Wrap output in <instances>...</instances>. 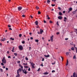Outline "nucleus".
<instances>
[{
    "mask_svg": "<svg viewBox=\"0 0 77 77\" xmlns=\"http://www.w3.org/2000/svg\"><path fill=\"white\" fill-rule=\"evenodd\" d=\"M21 71H22V69L19 68L17 71V73L18 74L20 72H21Z\"/></svg>",
    "mask_w": 77,
    "mask_h": 77,
    "instance_id": "nucleus-1",
    "label": "nucleus"
},
{
    "mask_svg": "<svg viewBox=\"0 0 77 77\" xmlns=\"http://www.w3.org/2000/svg\"><path fill=\"white\" fill-rule=\"evenodd\" d=\"M19 48L20 50H23V47L22 45H20L19 46Z\"/></svg>",
    "mask_w": 77,
    "mask_h": 77,
    "instance_id": "nucleus-2",
    "label": "nucleus"
},
{
    "mask_svg": "<svg viewBox=\"0 0 77 77\" xmlns=\"http://www.w3.org/2000/svg\"><path fill=\"white\" fill-rule=\"evenodd\" d=\"M54 36L52 35V36L50 37V40L51 41V42H53V37Z\"/></svg>",
    "mask_w": 77,
    "mask_h": 77,
    "instance_id": "nucleus-3",
    "label": "nucleus"
},
{
    "mask_svg": "<svg viewBox=\"0 0 77 77\" xmlns=\"http://www.w3.org/2000/svg\"><path fill=\"white\" fill-rule=\"evenodd\" d=\"M22 8H23V7L21 6H19L18 7V11H21V9H22Z\"/></svg>",
    "mask_w": 77,
    "mask_h": 77,
    "instance_id": "nucleus-4",
    "label": "nucleus"
},
{
    "mask_svg": "<svg viewBox=\"0 0 77 77\" xmlns=\"http://www.w3.org/2000/svg\"><path fill=\"white\" fill-rule=\"evenodd\" d=\"M2 62L4 63H6V60H2Z\"/></svg>",
    "mask_w": 77,
    "mask_h": 77,
    "instance_id": "nucleus-5",
    "label": "nucleus"
},
{
    "mask_svg": "<svg viewBox=\"0 0 77 77\" xmlns=\"http://www.w3.org/2000/svg\"><path fill=\"white\" fill-rule=\"evenodd\" d=\"M26 10H23L22 11V14H24L25 12H26Z\"/></svg>",
    "mask_w": 77,
    "mask_h": 77,
    "instance_id": "nucleus-6",
    "label": "nucleus"
},
{
    "mask_svg": "<svg viewBox=\"0 0 77 77\" xmlns=\"http://www.w3.org/2000/svg\"><path fill=\"white\" fill-rule=\"evenodd\" d=\"M44 32V31L42 29H40V34H42V33Z\"/></svg>",
    "mask_w": 77,
    "mask_h": 77,
    "instance_id": "nucleus-7",
    "label": "nucleus"
},
{
    "mask_svg": "<svg viewBox=\"0 0 77 77\" xmlns=\"http://www.w3.org/2000/svg\"><path fill=\"white\" fill-rule=\"evenodd\" d=\"M76 75L75 72L73 73V77H75V76H76Z\"/></svg>",
    "mask_w": 77,
    "mask_h": 77,
    "instance_id": "nucleus-8",
    "label": "nucleus"
},
{
    "mask_svg": "<svg viewBox=\"0 0 77 77\" xmlns=\"http://www.w3.org/2000/svg\"><path fill=\"white\" fill-rule=\"evenodd\" d=\"M58 18L59 20H61L62 19V16H59Z\"/></svg>",
    "mask_w": 77,
    "mask_h": 77,
    "instance_id": "nucleus-9",
    "label": "nucleus"
},
{
    "mask_svg": "<svg viewBox=\"0 0 77 77\" xmlns=\"http://www.w3.org/2000/svg\"><path fill=\"white\" fill-rule=\"evenodd\" d=\"M44 56L45 57H50V55H44Z\"/></svg>",
    "mask_w": 77,
    "mask_h": 77,
    "instance_id": "nucleus-10",
    "label": "nucleus"
},
{
    "mask_svg": "<svg viewBox=\"0 0 77 77\" xmlns=\"http://www.w3.org/2000/svg\"><path fill=\"white\" fill-rule=\"evenodd\" d=\"M35 23L36 26L38 25V21H36L35 22Z\"/></svg>",
    "mask_w": 77,
    "mask_h": 77,
    "instance_id": "nucleus-11",
    "label": "nucleus"
},
{
    "mask_svg": "<svg viewBox=\"0 0 77 77\" xmlns=\"http://www.w3.org/2000/svg\"><path fill=\"white\" fill-rule=\"evenodd\" d=\"M43 74L44 75H47L48 74V72H45V73H43Z\"/></svg>",
    "mask_w": 77,
    "mask_h": 77,
    "instance_id": "nucleus-12",
    "label": "nucleus"
},
{
    "mask_svg": "<svg viewBox=\"0 0 77 77\" xmlns=\"http://www.w3.org/2000/svg\"><path fill=\"white\" fill-rule=\"evenodd\" d=\"M46 18L48 19V20H50V18L49 17V16L48 15L46 16Z\"/></svg>",
    "mask_w": 77,
    "mask_h": 77,
    "instance_id": "nucleus-13",
    "label": "nucleus"
},
{
    "mask_svg": "<svg viewBox=\"0 0 77 77\" xmlns=\"http://www.w3.org/2000/svg\"><path fill=\"white\" fill-rule=\"evenodd\" d=\"M68 65V60H67V63L66 64V66H67V65Z\"/></svg>",
    "mask_w": 77,
    "mask_h": 77,
    "instance_id": "nucleus-14",
    "label": "nucleus"
},
{
    "mask_svg": "<svg viewBox=\"0 0 77 77\" xmlns=\"http://www.w3.org/2000/svg\"><path fill=\"white\" fill-rule=\"evenodd\" d=\"M47 2L48 4L49 3H50V1L49 0H47Z\"/></svg>",
    "mask_w": 77,
    "mask_h": 77,
    "instance_id": "nucleus-15",
    "label": "nucleus"
},
{
    "mask_svg": "<svg viewBox=\"0 0 77 77\" xmlns=\"http://www.w3.org/2000/svg\"><path fill=\"white\" fill-rule=\"evenodd\" d=\"M17 75L16 76V77H20V74H19V73L17 74Z\"/></svg>",
    "mask_w": 77,
    "mask_h": 77,
    "instance_id": "nucleus-16",
    "label": "nucleus"
},
{
    "mask_svg": "<svg viewBox=\"0 0 77 77\" xmlns=\"http://www.w3.org/2000/svg\"><path fill=\"white\" fill-rule=\"evenodd\" d=\"M59 15H62V13H61V12H59Z\"/></svg>",
    "mask_w": 77,
    "mask_h": 77,
    "instance_id": "nucleus-17",
    "label": "nucleus"
},
{
    "mask_svg": "<svg viewBox=\"0 0 77 77\" xmlns=\"http://www.w3.org/2000/svg\"><path fill=\"white\" fill-rule=\"evenodd\" d=\"M24 74H27V71H26V70H25V71L23 72Z\"/></svg>",
    "mask_w": 77,
    "mask_h": 77,
    "instance_id": "nucleus-18",
    "label": "nucleus"
},
{
    "mask_svg": "<svg viewBox=\"0 0 77 77\" xmlns=\"http://www.w3.org/2000/svg\"><path fill=\"white\" fill-rule=\"evenodd\" d=\"M71 49L72 50H74V48L72 47L71 48Z\"/></svg>",
    "mask_w": 77,
    "mask_h": 77,
    "instance_id": "nucleus-19",
    "label": "nucleus"
},
{
    "mask_svg": "<svg viewBox=\"0 0 77 77\" xmlns=\"http://www.w3.org/2000/svg\"><path fill=\"white\" fill-rule=\"evenodd\" d=\"M6 38H3L2 39V41H5V40H6Z\"/></svg>",
    "mask_w": 77,
    "mask_h": 77,
    "instance_id": "nucleus-20",
    "label": "nucleus"
},
{
    "mask_svg": "<svg viewBox=\"0 0 77 77\" xmlns=\"http://www.w3.org/2000/svg\"><path fill=\"white\" fill-rule=\"evenodd\" d=\"M69 10H70V11H72V8H69Z\"/></svg>",
    "mask_w": 77,
    "mask_h": 77,
    "instance_id": "nucleus-21",
    "label": "nucleus"
},
{
    "mask_svg": "<svg viewBox=\"0 0 77 77\" xmlns=\"http://www.w3.org/2000/svg\"><path fill=\"white\" fill-rule=\"evenodd\" d=\"M24 67L25 68H29V67L27 66H24Z\"/></svg>",
    "mask_w": 77,
    "mask_h": 77,
    "instance_id": "nucleus-22",
    "label": "nucleus"
},
{
    "mask_svg": "<svg viewBox=\"0 0 77 77\" xmlns=\"http://www.w3.org/2000/svg\"><path fill=\"white\" fill-rule=\"evenodd\" d=\"M31 65L32 66L33 65H35V64H34L32 62V63H31Z\"/></svg>",
    "mask_w": 77,
    "mask_h": 77,
    "instance_id": "nucleus-23",
    "label": "nucleus"
},
{
    "mask_svg": "<svg viewBox=\"0 0 77 77\" xmlns=\"http://www.w3.org/2000/svg\"><path fill=\"white\" fill-rule=\"evenodd\" d=\"M76 10H75V11H73V14H75V13H76Z\"/></svg>",
    "mask_w": 77,
    "mask_h": 77,
    "instance_id": "nucleus-24",
    "label": "nucleus"
},
{
    "mask_svg": "<svg viewBox=\"0 0 77 77\" xmlns=\"http://www.w3.org/2000/svg\"><path fill=\"white\" fill-rule=\"evenodd\" d=\"M35 42H38L39 41V40H38V39H36V40H35Z\"/></svg>",
    "mask_w": 77,
    "mask_h": 77,
    "instance_id": "nucleus-25",
    "label": "nucleus"
},
{
    "mask_svg": "<svg viewBox=\"0 0 77 77\" xmlns=\"http://www.w3.org/2000/svg\"><path fill=\"white\" fill-rule=\"evenodd\" d=\"M25 59L26 60H29V59H28V58H27V57H26L25 58Z\"/></svg>",
    "mask_w": 77,
    "mask_h": 77,
    "instance_id": "nucleus-26",
    "label": "nucleus"
},
{
    "mask_svg": "<svg viewBox=\"0 0 77 77\" xmlns=\"http://www.w3.org/2000/svg\"><path fill=\"white\" fill-rule=\"evenodd\" d=\"M73 59H76V57H75V55H74V57H73Z\"/></svg>",
    "mask_w": 77,
    "mask_h": 77,
    "instance_id": "nucleus-27",
    "label": "nucleus"
},
{
    "mask_svg": "<svg viewBox=\"0 0 77 77\" xmlns=\"http://www.w3.org/2000/svg\"><path fill=\"white\" fill-rule=\"evenodd\" d=\"M1 65H2V66H4V64L2 62V63H1Z\"/></svg>",
    "mask_w": 77,
    "mask_h": 77,
    "instance_id": "nucleus-28",
    "label": "nucleus"
},
{
    "mask_svg": "<svg viewBox=\"0 0 77 77\" xmlns=\"http://www.w3.org/2000/svg\"><path fill=\"white\" fill-rule=\"evenodd\" d=\"M23 65H27V63H23Z\"/></svg>",
    "mask_w": 77,
    "mask_h": 77,
    "instance_id": "nucleus-29",
    "label": "nucleus"
},
{
    "mask_svg": "<svg viewBox=\"0 0 77 77\" xmlns=\"http://www.w3.org/2000/svg\"><path fill=\"white\" fill-rule=\"evenodd\" d=\"M19 37H21L22 36V34H20L19 35Z\"/></svg>",
    "mask_w": 77,
    "mask_h": 77,
    "instance_id": "nucleus-30",
    "label": "nucleus"
},
{
    "mask_svg": "<svg viewBox=\"0 0 77 77\" xmlns=\"http://www.w3.org/2000/svg\"><path fill=\"white\" fill-rule=\"evenodd\" d=\"M14 54L15 55V56H17V54L15 53H14Z\"/></svg>",
    "mask_w": 77,
    "mask_h": 77,
    "instance_id": "nucleus-31",
    "label": "nucleus"
},
{
    "mask_svg": "<svg viewBox=\"0 0 77 77\" xmlns=\"http://www.w3.org/2000/svg\"><path fill=\"white\" fill-rule=\"evenodd\" d=\"M35 65H33V66H32V68H35Z\"/></svg>",
    "mask_w": 77,
    "mask_h": 77,
    "instance_id": "nucleus-32",
    "label": "nucleus"
},
{
    "mask_svg": "<svg viewBox=\"0 0 77 77\" xmlns=\"http://www.w3.org/2000/svg\"><path fill=\"white\" fill-rule=\"evenodd\" d=\"M0 71H1V72H3V69H0Z\"/></svg>",
    "mask_w": 77,
    "mask_h": 77,
    "instance_id": "nucleus-33",
    "label": "nucleus"
},
{
    "mask_svg": "<svg viewBox=\"0 0 77 77\" xmlns=\"http://www.w3.org/2000/svg\"><path fill=\"white\" fill-rule=\"evenodd\" d=\"M58 23H59V22L58 21L57 22V26H59V24Z\"/></svg>",
    "mask_w": 77,
    "mask_h": 77,
    "instance_id": "nucleus-34",
    "label": "nucleus"
},
{
    "mask_svg": "<svg viewBox=\"0 0 77 77\" xmlns=\"http://www.w3.org/2000/svg\"><path fill=\"white\" fill-rule=\"evenodd\" d=\"M39 7H38L37 6H36V8L37 9V10L39 9Z\"/></svg>",
    "mask_w": 77,
    "mask_h": 77,
    "instance_id": "nucleus-35",
    "label": "nucleus"
},
{
    "mask_svg": "<svg viewBox=\"0 0 77 77\" xmlns=\"http://www.w3.org/2000/svg\"><path fill=\"white\" fill-rule=\"evenodd\" d=\"M38 14H41V12L40 11L38 12Z\"/></svg>",
    "mask_w": 77,
    "mask_h": 77,
    "instance_id": "nucleus-36",
    "label": "nucleus"
},
{
    "mask_svg": "<svg viewBox=\"0 0 77 77\" xmlns=\"http://www.w3.org/2000/svg\"><path fill=\"white\" fill-rule=\"evenodd\" d=\"M10 39H11V40H12L13 41H14V38H10Z\"/></svg>",
    "mask_w": 77,
    "mask_h": 77,
    "instance_id": "nucleus-37",
    "label": "nucleus"
},
{
    "mask_svg": "<svg viewBox=\"0 0 77 77\" xmlns=\"http://www.w3.org/2000/svg\"><path fill=\"white\" fill-rule=\"evenodd\" d=\"M21 68L22 69V70H23V66H21Z\"/></svg>",
    "mask_w": 77,
    "mask_h": 77,
    "instance_id": "nucleus-38",
    "label": "nucleus"
},
{
    "mask_svg": "<svg viewBox=\"0 0 77 77\" xmlns=\"http://www.w3.org/2000/svg\"><path fill=\"white\" fill-rule=\"evenodd\" d=\"M55 5H56L55 4H51V6H55Z\"/></svg>",
    "mask_w": 77,
    "mask_h": 77,
    "instance_id": "nucleus-39",
    "label": "nucleus"
},
{
    "mask_svg": "<svg viewBox=\"0 0 77 77\" xmlns=\"http://www.w3.org/2000/svg\"><path fill=\"white\" fill-rule=\"evenodd\" d=\"M22 44H25V42L24 41H23V42H22Z\"/></svg>",
    "mask_w": 77,
    "mask_h": 77,
    "instance_id": "nucleus-40",
    "label": "nucleus"
},
{
    "mask_svg": "<svg viewBox=\"0 0 77 77\" xmlns=\"http://www.w3.org/2000/svg\"><path fill=\"white\" fill-rule=\"evenodd\" d=\"M66 55H68V54H69V52H66Z\"/></svg>",
    "mask_w": 77,
    "mask_h": 77,
    "instance_id": "nucleus-41",
    "label": "nucleus"
},
{
    "mask_svg": "<svg viewBox=\"0 0 77 77\" xmlns=\"http://www.w3.org/2000/svg\"><path fill=\"white\" fill-rule=\"evenodd\" d=\"M42 61H44V58H42Z\"/></svg>",
    "mask_w": 77,
    "mask_h": 77,
    "instance_id": "nucleus-42",
    "label": "nucleus"
},
{
    "mask_svg": "<svg viewBox=\"0 0 77 77\" xmlns=\"http://www.w3.org/2000/svg\"><path fill=\"white\" fill-rule=\"evenodd\" d=\"M58 9L59 10H61V8L60 7L58 8Z\"/></svg>",
    "mask_w": 77,
    "mask_h": 77,
    "instance_id": "nucleus-43",
    "label": "nucleus"
},
{
    "mask_svg": "<svg viewBox=\"0 0 77 77\" xmlns=\"http://www.w3.org/2000/svg\"><path fill=\"white\" fill-rule=\"evenodd\" d=\"M52 2H56V0H52Z\"/></svg>",
    "mask_w": 77,
    "mask_h": 77,
    "instance_id": "nucleus-44",
    "label": "nucleus"
},
{
    "mask_svg": "<svg viewBox=\"0 0 77 77\" xmlns=\"http://www.w3.org/2000/svg\"><path fill=\"white\" fill-rule=\"evenodd\" d=\"M60 33H59V32H57V33H56V34H57V35H59V34H60Z\"/></svg>",
    "mask_w": 77,
    "mask_h": 77,
    "instance_id": "nucleus-45",
    "label": "nucleus"
},
{
    "mask_svg": "<svg viewBox=\"0 0 77 77\" xmlns=\"http://www.w3.org/2000/svg\"><path fill=\"white\" fill-rule=\"evenodd\" d=\"M28 71H30V68H29L28 69Z\"/></svg>",
    "mask_w": 77,
    "mask_h": 77,
    "instance_id": "nucleus-46",
    "label": "nucleus"
},
{
    "mask_svg": "<svg viewBox=\"0 0 77 77\" xmlns=\"http://www.w3.org/2000/svg\"><path fill=\"white\" fill-rule=\"evenodd\" d=\"M55 63H56V62H54V63H52V65H54V64H55Z\"/></svg>",
    "mask_w": 77,
    "mask_h": 77,
    "instance_id": "nucleus-47",
    "label": "nucleus"
},
{
    "mask_svg": "<svg viewBox=\"0 0 77 77\" xmlns=\"http://www.w3.org/2000/svg\"><path fill=\"white\" fill-rule=\"evenodd\" d=\"M30 18H31V19H32V18H33V17H32V16H30Z\"/></svg>",
    "mask_w": 77,
    "mask_h": 77,
    "instance_id": "nucleus-48",
    "label": "nucleus"
},
{
    "mask_svg": "<svg viewBox=\"0 0 77 77\" xmlns=\"http://www.w3.org/2000/svg\"><path fill=\"white\" fill-rule=\"evenodd\" d=\"M40 65H41V66H44V65H43V64L42 63Z\"/></svg>",
    "mask_w": 77,
    "mask_h": 77,
    "instance_id": "nucleus-49",
    "label": "nucleus"
},
{
    "mask_svg": "<svg viewBox=\"0 0 77 77\" xmlns=\"http://www.w3.org/2000/svg\"><path fill=\"white\" fill-rule=\"evenodd\" d=\"M22 17H25V15L23 14L22 15Z\"/></svg>",
    "mask_w": 77,
    "mask_h": 77,
    "instance_id": "nucleus-50",
    "label": "nucleus"
},
{
    "mask_svg": "<svg viewBox=\"0 0 77 77\" xmlns=\"http://www.w3.org/2000/svg\"><path fill=\"white\" fill-rule=\"evenodd\" d=\"M5 69H6V70L7 71H8V68H5Z\"/></svg>",
    "mask_w": 77,
    "mask_h": 77,
    "instance_id": "nucleus-51",
    "label": "nucleus"
},
{
    "mask_svg": "<svg viewBox=\"0 0 77 77\" xmlns=\"http://www.w3.org/2000/svg\"><path fill=\"white\" fill-rule=\"evenodd\" d=\"M50 23H53V22L51 20H50V21H49Z\"/></svg>",
    "mask_w": 77,
    "mask_h": 77,
    "instance_id": "nucleus-52",
    "label": "nucleus"
},
{
    "mask_svg": "<svg viewBox=\"0 0 77 77\" xmlns=\"http://www.w3.org/2000/svg\"><path fill=\"white\" fill-rule=\"evenodd\" d=\"M55 72V70H52V72Z\"/></svg>",
    "mask_w": 77,
    "mask_h": 77,
    "instance_id": "nucleus-53",
    "label": "nucleus"
},
{
    "mask_svg": "<svg viewBox=\"0 0 77 77\" xmlns=\"http://www.w3.org/2000/svg\"><path fill=\"white\" fill-rule=\"evenodd\" d=\"M68 38H65V40H66V41H67V40H68Z\"/></svg>",
    "mask_w": 77,
    "mask_h": 77,
    "instance_id": "nucleus-54",
    "label": "nucleus"
},
{
    "mask_svg": "<svg viewBox=\"0 0 77 77\" xmlns=\"http://www.w3.org/2000/svg\"><path fill=\"white\" fill-rule=\"evenodd\" d=\"M8 27H11V26L8 25Z\"/></svg>",
    "mask_w": 77,
    "mask_h": 77,
    "instance_id": "nucleus-55",
    "label": "nucleus"
},
{
    "mask_svg": "<svg viewBox=\"0 0 77 77\" xmlns=\"http://www.w3.org/2000/svg\"><path fill=\"white\" fill-rule=\"evenodd\" d=\"M44 23H47L46 21H45V20H44Z\"/></svg>",
    "mask_w": 77,
    "mask_h": 77,
    "instance_id": "nucleus-56",
    "label": "nucleus"
},
{
    "mask_svg": "<svg viewBox=\"0 0 77 77\" xmlns=\"http://www.w3.org/2000/svg\"><path fill=\"white\" fill-rule=\"evenodd\" d=\"M63 14H65V11H63Z\"/></svg>",
    "mask_w": 77,
    "mask_h": 77,
    "instance_id": "nucleus-57",
    "label": "nucleus"
},
{
    "mask_svg": "<svg viewBox=\"0 0 77 77\" xmlns=\"http://www.w3.org/2000/svg\"><path fill=\"white\" fill-rule=\"evenodd\" d=\"M70 11H71L69 10L68 11V13H69V12H70Z\"/></svg>",
    "mask_w": 77,
    "mask_h": 77,
    "instance_id": "nucleus-58",
    "label": "nucleus"
},
{
    "mask_svg": "<svg viewBox=\"0 0 77 77\" xmlns=\"http://www.w3.org/2000/svg\"><path fill=\"white\" fill-rule=\"evenodd\" d=\"M29 50H31V47H29Z\"/></svg>",
    "mask_w": 77,
    "mask_h": 77,
    "instance_id": "nucleus-59",
    "label": "nucleus"
},
{
    "mask_svg": "<svg viewBox=\"0 0 77 77\" xmlns=\"http://www.w3.org/2000/svg\"><path fill=\"white\" fill-rule=\"evenodd\" d=\"M64 19L65 20H67V19L66 18V17H64Z\"/></svg>",
    "mask_w": 77,
    "mask_h": 77,
    "instance_id": "nucleus-60",
    "label": "nucleus"
},
{
    "mask_svg": "<svg viewBox=\"0 0 77 77\" xmlns=\"http://www.w3.org/2000/svg\"><path fill=\"white\" fill-rule=\"evenodd\" d=\"M9 29V30H12V29H11V28H10Z\"/></svg>",
    "mask_w": 77,
    "mask_h": 77,
    "instance_id": "nucleus-61",
    "label": "nucleus"
},
{
    "mask_svg": "<svg viewBox=\"0 0 77 77\" xmlns=\"http://www.w3.org/2000/svg\"><path fill=\"white\" fill-rule=\"evenodd\" d=\"M18 63H20V61H18L17 62Z\"/></svg>",
    "mask_w": 77,
    "mask_h": 77,
    "instance_id": "nucleus-62",
    "label": "nucleus"
},
{
    "mask_svg": "<svg viewBox=\"0 0 77 77\" xmlns=\"http://www.w3.org/2000/svg\"><path fill=\"white\" fill-rule=\"evenodd\" d=\"M8 58H11V56H8Z\"/></svg>",
    "mask_w": 77,
    "mask_h": 77,
    "instance_id": "nucleus-63",
    "label": "nucleus"
},
{
    "mask_svg": "<svg viewBox=\"0 0 77 77\" xmlns=\"http://www.w3.org/2000/svg\"><path fill=\"white\" fill-rule=\"evenodd\" d=\"M30 39H33V37H30Z\"/></svg>",
    "mask_w": 77,
    "mask_h": 77,
    "instance_id": "nucleus-64",
    "label": "nucleus"
}]
</instances>
